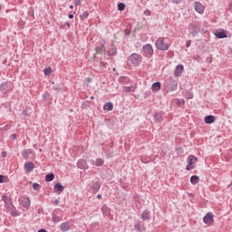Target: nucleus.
<instances>
[{"label": "nucleus", "mask_w": 232, "mask_h": 232, "mask_svg": "<svg viewBox=\"0 0 232 232\" xmlns=\"http://www.w3.org/2000/svg\"><path fill=\"white\" fill-rule=\"evenodd\" d=\"M155 47L160 52H168L169 50V44L166 43L165 37H160L155 42Z\"/></svg>", "instance_id": "7ed1b4c3"}, {"label": "nucleus", "mask_w": 232, "mask_h": 232, "mask_svg": "<svg viewBox=\"0 0 232 232\" xmlns=\"http://www.w3.org/2000/svg\"><path fill=\"white\" fill-rule=\"evenodd\" d=\"M104 46H106V40H101L99 43H97L95 47L96 53H102V52H106Z\"/></svg>", "instance_id": "1a4fd4ad"}, {"label": "nucleus", "mask_w": 232, "mask_h": 232, "mask_svg": "<svg viewBox=\"0 0 232 232\" xmlns=\"http://www.w3.org/2000/svg\"><path fill=\"white\" fill-rule=\"evenodd\" d=\"M228 8H229L230 12H232V2L229 3Z\"/></svg>", "instance_id": "864d4df0"}, {"label": "nucleus", "mask_w": 232, "mask_h": 232, "mask_svg": "<svg viewBox=\"0 0 232 232\" xmlns=\"http://www.w3.org/2000/svg\"><path fill=\"white\" fill-rule=\"evenodd\" d=\"M161 84L160 82H155L151 85L152 92H160Z\"/></svg>", "instance_id": "5701e85b"}, {"label": "nucleus", "mask_w": 232, "mask_h": 232, "mask_svg": "<svg viewBox=\"0 0 232 232\" xmlns=\"http://www.w3.org/2000/svg\"><path fill=\"white\" fill-rule=\"evenodd\" d=\"M89 15H90V13L88 11H84L82 14L81 17H82V19H88Z\"/></svg>", "instance_id": "ea45409f"}, {"label": "nucleus", "mask_w": 232, "mask_h": 232, "mask_svg": "<svg viewBox=\"0 0 232 232\" xmlns=\"http://www.w3.org/2000/svg\"><path fill=\"white\" fill-rule=\"evenodd\" d=\"M53 179H55V175H46L45 176L46 182H52V180H53Z\"/></svg>", "instance_id": "e433bc0d"}, {"label": "nucleus", "mask_w": 232, "mask_h": 232, "mask_svg": "<svg viewBox=\"0 0 232 232\" xmlns=\"http://www.w3.org/2000/svg\"><path fill=\"white\" fill-rule=\"evenodd\" d=\"M54 193H63L64 191V187L61 183H56L53 188Z\"/></svg>", "instance_id": "412c9836"}, {"label": "nucleus", "mask_w": 232, "mask_h": 232, "mask_svg": "<svg viewBox=\"0 0 232 232\" xmlns=\"http://www.w3.org/2000/svg\"><path fill=\"white\" fill-rule=\"evenodd\" d=\"M34 148L36 149V148H37V144H34Z\"/></svg>", "instance_id": "69168bd1"}, {"label": "nucleus", "mask_w": 232, "mask_h": 232, "mask_svg": "<svg viewBox=\"0 0 232 232\" xmlns=\"http://www.w3.org/2000/svg\"><path fill=\"white\" fill-rule=\"evenodd\" d=\"M32 153H34V150H32V149L24 150L22 151V157H23L24 159H28V157H29L30 155H32Z\"/></svg>", "instance_id": "b1692460"}, {"label": "nucleus", "mask_w": 232, "mask_h": 232, "mask_svg": "<svg viewBox=\"0 0 232 232\" xmlns=\"http://www.w3.org/2000/svg\"><path fill=\"white\" fill-rule=\"evenodd\" d=\"M151 160H153V157H149V158H141V162H143V164H148L149 162H151Z\"/></svg>", "instance_id": "f704fd0d"}, {"label": "nucleus", "mask_w": 232, "mask_h": 232, "mask_svg": "<svg viewBox=\"0 0 232 232\" xmlns=\"http://www.w3.org/2000/svg\"><path fill=\"white\" fill-rule=\"evenodd\" d=\"M182 72H184V65L182 64L177 65L174 70V76L180 77L182 75Z\"/></svg>", "instance_id": "2eb2a0df"}, {"label": "nucleus", "mask_w": 232, "mask_h": 232, "mask_svg": "<svg viewBox=\"0 0 232 232\" xmlns=\"http://www.w3.org/2000/svg\"><path fill=\"white\" fill-rule=\"evenodd\" d=\"M215 121H216V118L213 115H208L204 119V122L206 124H213V122H215Z\"/></svg>", "instance_id": "aec40b11"}, {"label": "nucleus", "mask_w": 232, "mask_h": 232, "mask_svg": "<svg viewBox=\"0 0 232 232\" xmlns=\"http://www.w3.org/2000/svg\"><path fill=\"white\" fill-rule=\"evenodd\" d=\"M118 81L121 84H130V78L127 76H121Z\"/></svg>", "instance_id": "bb28decb"}, {"label": "nucleus", "mask_w": 232, "mask_h": 232, "mask_svg": "<svg viewBox=\"0 0 232 232\" xmlns=\"http://www.w3.org/2000/svg\"><path fill=\"white\" fill-rule=\"evenodd\" d=\"M43 98L44 99V101H46V95H43Z\"/></svg>", "instance_id": "e2e57ef3"}, {"label": "nucleus", "mask_w": 232, "mask_h": 232, "mask_svg": "<svg viewBox=\"0 0 232 232\" xmlns=\"http://www.w3.org/2000/svg\"><path fill=\"white\" fill-rule=\"evenodd\" d=\"M66 26H68V28H70V22H65V24H64Z\"/></svg>", "instance_id": "bf43d9fd"}, {"label": "nucleus", "mask_w": 232, "mask_h": 232, "mask_svg": "<svg viewBox=\"0 0 232 232\" xmlns=\"http://www.w3.org/2000/svg\"><path fill=\"white\" fill-rule=\"evenodd\" d=\"M2 200L5 202V208H8V207L12 206V204H14V203H12V197H10L6 194H4L2 196Z\"/></svg>", "instance_id": "dca6fc26"}, {"label": "nucleus", "mask_w": 232, "mask_h": 232, "mask_svg": "<svg viewBox=\"0 0 232 232\" xmlns=\"http://www.w3.org/2000/svg\"><path fill=\"white\" fill-rule=\"evenodd\" d=\"M189 46H191V40H188V41H187V43H186V47H187V48H189Z\"/></svg>", "instance_id": "49530a36"}, {"label": "nucleus", "mask_w": 232, "mask_h": 232, "mask_svg": "<svg viewBox=\"0 0 232 232\" xmlns=\"http://www.w3.org/2000/svg\"><path fill=\"white\" fill-rule=\"evenodd\" d=\"M47 175H53V173L50 172V173H48Z\"/></svg>", "instance_id": "338daca9"}, {"label": "nucleus", "mask_w": 232, "mask_h": 232, "mask_svg": "<svg viewBox=\"0 0 232 232\" xmlns=\"http://www.w3.org/2000/svg\"><path fill=\"white\" fill-rule=\"evenodd\" d=\"M60 230L63 232L70 231V222L66 221L60 225Z\"/></svg>", "instance_id": "6ab92c4d"}, {"label": "nucleus", "mask_w": 232, "mask_h": 232, "mask_svg": "<svg viewBox=\"0 0 232 232\" xmlns=\"http://www.w3.org/2000/svg\"><path fill=\"white\" fill-rule=\"evenodd\" d=\"M77 166L80 169H88V162L86 160H79L77 162Z\"/></svg>", "instance_id": "f3484780"}, {"label": "nucleus", "mask_w": 232, "mask_h": 232, "mask_svg": "<svg viewBox=\"0 0 232 232\" xmlns=\"http://www.w3.org/2000/svg\"><path fill=\"white\" fill-rule=\"evenodd\" d=\"M164 86L169 92H176V90L179 88V81L173 77H170L165 81Z\"/></svg>", "instance_id": "f03ea898"}, {"label": "nucleus", "mask_w": 232, "mask_h": 232, "mask_svg": "<svg viewBox=\"0 0 232 232\" xmlns=\"http://www.w3.org/2000/svg\"><path fill=\"white\" fill-rule=\"evenodd\" d=\"M94 166H97L98 168H101V166H104V160L97 159L95 160Z\"/></svg>", "instance_id": "473e14b6"}, {"label": "nucleus", "mask_w": 232, "mask_h": 232, "mask_svg": "<svg viewBox=\"0 0 232 232\" xmlns=\"http://www.w3.org/2000/svg\"><path fill=\"white\" fill-rule=\"evenodd\" d=\"M177 104L178 106H184L186 104V101H184V99H178Z\"/></svg>", "instance_id": "a19ab883"}, {"label": "nucleus", "mask_w": 232, "mask_h": 232, "mask_svg": "<svg viewBox=\"0 0 232 232\" xmlns=\"http://www.w3.org/2000/svg\"><path fill=\"white\" fill-rule=\"evenodd\" d=\"M54 204H55V206H58V204H59V199H55V200H54Z\"/></svg>", "instance_id": "13d9d810"}, {"label": "nucleus", "mask_w": 232, "mask_h": 232, "mask_svg": "<svg viewBox=\"0 0 232 232\" xmlns=\"http://www.w3.org/2000/svg\"><path fill=\"white\" fill-rule=\"evenodd\" d=\"M125 9H126V5L124 3L118 4V10L120 12H124Z\"/></svg>", "instance_id": "c9c22d12"}, {"label": "nucleus", "mask_w": 232, "mask_h": 232, "mask_svg": "<svg viewBox=\"0 0 232 232\" xmlns=\"http://www.w3.org/2000/svg\"><path fill=\"white\" fill-rule=\"evenodd\" d=\"M30 198H24L20 199V206L23 208L24 211H28L30 209Z\"/></svg>", "instance_id": "9d476101"}, {"label": "nucleus", "mask_w": 232, "mask_h": 232, "mask_svg": "<svg viewBox=\"0 0 232 232\" xmlns=\"http://www.w3.org/2000/svg\"><path fill=\"white\" fill-rule=\"evenodd\" d=\"M174 5H180L182 3V0H171Z\"/></svg>", "instance_id": "a18cd8bd"}, {"label": "nucleus", "mask_w": 232, "mask_h": 232, "mask_svg": "<svg viewBox=\"0 0 232 232\" xmlns=\"http://www.w3.org/2000/svg\"><path fill=\"white\" fill-rule=\"evenodd\" d=\"M6 180H8V177H6L5 175H0V184L6 182Z\"/></svg>", "instance_id": "4c0bfd02"}, {"label": "nucleus", "mask_w": 232, "mask_h": 232, "mask_svg": "<svg viewBox=\"0 0 232 232\" xmlns=\"http://www.w3.org/2000/svg\"><path fill=\"white\" fill-rule=\"evenodd\" d=\"M1 10H3V5H1V4H0V12H1Z\"/></svg>", "instance_id": "0e129e2a"}, {"label": "nucleus", "mask_w": 232, "mask_h": 232, "mask_svg": "<svg viewBox=\"0 0 232 232\" xmlns=\"http://www.w3.org/2000/svg\"><path fill=\"white\" fill-rule=\"evenodd\" d=\"M188 160V165H187V171H191V169H195V163L198 161V158L189 155L187 159Z\"/></svg>", "instance_id": "0eeeda50"}, {"label": "nucleus", "mask_w": 232, "mask_h": 232, "mask_svg": "<svg viewBox=\"0 0 232 232\" xmlns=\"http://www.w3.org/2000/svg\"><path fill=\"white\" fill-rule=\"evenodd\" d=\"M199 180H200V178H198V176H197V175H193V176H191V178H190V182H191V184H193V185L198 184Z\"/></svg>", "instance_id": "c756f323"}, {"label": "nucleus", "mask_w": 232, "mask_h": 232, "mask_svg": "<svg viewBox=\"0 0 232 232\" xmlns=\"http://www.w3.org/2000/svg\"><path fill=\"white\" fill-rule=\"evenodd\" d=\"M44 75H50L52 73V67H47L44 70Z\"/></svg>", "instance_id": "58836bf2"}, {"label": "nucleus", "mask_w": 232, "mask_h": 232, "mask_svg": "<svg viewBox=\"0 0 232 232\" xmlns=\"http://www.w3.org/2000/svg\"><path fill=\"white\" fill-rule=\"evenodd\" d=\"M145 15H150V10L144 12Z\"/></svg>", "instance_id": "4d7b16f0"}, {"label": "nucleus", "mask_w": 232, "mask_h": 232, "mask_svg": "<svg viewBox=\"0 0 232 232\" xmlns=\"http://www.w3.org/2000/svg\"><path fill=\"white\" fill-rule=\"evenodd\" d=\"M53 90L57 92H61V85L60 84H57L53 87Z\"/></svg>", "instance_id": "37998d69"}, {"label": "nucleus", "mask_w": 232, "mask_h": 232, "mask_svg": "<svg viewBox=\"0 0 232 232\" xmlns=\"http://www.w3.org/2000/svg\"><path fill=\"white\" fill-rule=\"evenodd\" d=\"M69 8H71V10H73V5H70Z\"/></svg>", "instance_id": "680f3d73"}, {"label": "nucleus", "mask_w": 232, "mask_h": 232, "mask_svg": "<svg viewBox=\"0 0 232 232\" xmlns=\"http://www.w3.org/2000/svg\"><path fill=\"white\" fill-rule=\"evenodd\" d=\"M126 34H130V33H128V32H127Z\"/></svg>", "instance_id": "774afa93"}, {"label": "nucleus", "mask_w": 232, "mask_h": 232, "mask_svg": "<svg viewBox=\"0 0 232 232\" xmlns=\"http://www.w3.org/2000/svg\"><path fill=\"white\" fill-rule=\"evenodd\" d=\"M100 189H101V182H99V181H92L90 184L89 191L91 193H98Z\"/></svg>", "instance_id": "6e6552de"}, {"label": "nucleus", "mask_w": 232, "mask_h": 232, "mask_svg": "<svg viewBox=\"0 0 232 232\" xmlns=\"http://www.w3.org/2000/svg\"><path fill=\"white\" fill-rule=\"evenodd\" d=\"M194 9L198 12V14H204L205 10H206V6H204L202 5V3L200 2H195L194 3Z\"/></svg>", "instance_id": "f8f14e48"}, {"label": "nucleus", "mask_w": 232, "mask_h": 232, "mask_svg": "<svg viewBox=\"0 0 232 232\" xmlns=\"http://www.w3.org/2000/svg\"><path fill=\"white\" fill-rule=\"evenodd\" d=\"M14 90V83L12 82H4L0 84V92L2 95H6L8 92Z\"/></svg>", "instance_id": "39448f33"}, {"label": "nucleus", "mask_w": 232, "mask_h": 232, "mask_svg": "<svg viewBox=\"0 0 232 232\" xmlns=\"http://www.w3.org/2000/svg\"><path fill=\"white\" fill-rule=\"evenodd\" d=\"M81 4H82L81 0H74L75 6H81Z\"/></svg>", "instance_id": "c03bdc74"}, {"label": "nucleus", "mask_w": 232, "mask_h": 232, "mask_svg": "<svg viewBox=\"0 0 232 232\" xmlns=\"http://www.w3.org/2000/svg\"><path fill=\"white\" fill-rule=\"evenodd\" d=\"M142 53L144 57H147L148 59L153 57V46L151 44H147L142 46Z\"/></svg>", "instance_id": "423d86ee"}, {"label": "nucleus", "mask_w": 232, "mask_h": 232, "mask_svg": "<svg viewBox=\"0 0 232 232\" xmlns=\"http://www.w3.org/2000/svg\"><path fill=\"white\" fill-rule=\"evenodd\" d=\"M214 217L215 215L213 213L208 212L203 218L204 224H213L215 222Z\"/></svg>", "instance_id": "9b49d317"}, {"label": "nucleus", "mask_w": 232, "mask_h": 232, "mask_svg": "<svg viewBox=\"0 0 232 232\" xmlns=\"http://www.w3.org/2000/svg\"><path fill=\"white\" fill-rule=\"evenodd\" d=\"M33 189H34V191H37V189H41V185H39L38 183H34Z\"/></svg>", "instance_id": "79ce46f5"}, {"label": "nucleus", "mask_w": 232, "mask_h": 232, "mask_svg": "<svg viewBox=\"0 0 232 232\" xmlns=\"http://www.w3.org/2000/svg\"><path fill=\"white\" fill-rule=\"evenodd\" d=\"M135 90H137V87H135L134 85L123 87V92L125 93H131V92H135Z\"/></svg>", "instance_id": "4be33fe9"}, {"label": "nucleus", "mask_w": 232, "mask_h": 232, "mask_svg": "<svg viewBox=\"0 0 232 232\" xmlns=\"http://www.w3.org/2000/svg\"><path fill=\"white\" fill-rule=\"evenodd\" d=\"M24 168H25L27 173H30V171H34V169L35 168V165L32 161H27L24 164Z\"/></svg>", "instance_id": "a211bd4d"}, {"label": "nucleus", "mask_w": 232, "mask_h": 232, "mask_svg": "<svg viewBox=\"0 0 232 232\" xmlns=\"http://www.w3.org/2000/svg\"><path fill=\"white\" fill-rule=\"evenodd\" d=\"M68 17H69V19H73V14H70L68 15Z\"/></svg>", "instance_id": "052dcab7"}, {"label": "nucleus", "mask_w": 232, "mask_h": 232, "mask_svg": "<svg viewBox=\"0 0 232 232\" xmlns=\"http://www.w3.org/2000/svg\"><path fill=\"white\" fill-rule=\"evenodd\" d=\"M154 119H155L156 122H162V121H164V118H162V114H160L159 112H155Z\"/></svg>", "instance_id": "c85d7f7f"}, {"label": "nucleus", "mask_w": 232, "mask_h": 232, "mask_svg": "<svg viewBox=\"0 0 232 232\" xmlns=\"http://www.w3.org/2000/svg\"><path fill=\"white\" fill-rule=\"evenodd\" d=\"M134 229L137 232H142L144 231V227H142V225H140V223H137L134 225Z\"/></svg>", "instance_id": "2f4dec72"}, {"label": "nucleus", "mask_w": 232, "mask_h": 232, "mask_svg": "<svg viewBox=\"0 0 232 232\" xmlns=\"http://www.w3.org/2000/svg\"><path fill=\"white\" fill-rule=\"evenodd\" d=\"M7 209L10 210V215H12V217H19V215H21L14 204L9 205Z\"/></svg>", "instance_id": "4468645a"}, {"label": "nucleus", "mask_w": 232, "mask_h": 232, "mask_svg": "<svg viewBox=\"0 0 232 232\" xmlns=\"http://www.w3.org/2000/svg\"><path fill=\"white\" fill-rule=\"evenodd\" d=\"M97 198H98L99 200H101V198H102V195L98 194V195H97Z\"/></svg>", "instance_id": "5fc2aeb1"}, {"label": "nucleus", "mask_w": 232, "mask_h": 232, "mask_svg": "<svg viewBox=\"0 0 232 232\" xmlns=\"http://www.w3.org/2000/svg\"><path fill=\"white\" fill-rule=\"evenodd\" d=\"M10 139H12V140H15V139H17V135L12 134Z\"/></svg>", "instance_id": "603ef678"}, {"label": "nucleus", "mask_w": 232, "mask_h": 232, "mask_svg": "<svg viewBox=\"0 0 232 232\" xmlns=\"http://www.w3.org/2000/svg\"><path fill=\"white\" fill-rule=\"evenodd\" d=\"M194 60L198 61V63H200V56L199 55L194 56Z\"/></svg>", "instance_id": "09e8293b"}, {"label": "nucleus", "mask_w": 232, "mask_h": 232, "mask_svg": "<svg viewBox=\"0 0 232 232\" xmlns=\"http://www.w3.org/2000/svg\"><path fill=\"white\" fill-rule=\"evenodd\" d=\"M142 220H150L151 218V215L150 213V210H145L141 214Z\"/></svg>", "instance_id": "a878e982"}, {"label": "nucleus", "mask_w": 232, "mask_h": 232, "mask_svg": "<svg viewBox=\"0 0 232 232\" xmlns=\"http://www.w3.org/2000/svg\"><path fill=\"white\" fill-rule=\"evenodd\" d=\"M202 32V24L200 22H193L188 24V34L191 37H197Z\"/></svg>", "instance_id": "f257e3e1"}, {"label": "nucleus", "mask_w": 232, "mask_h": 232, "mask_svg": "<svg viewBox=\"0 0 232 232\" xmlns=\"http://www.w3.org/2000/svg\"><path fill=\"white\" fill-rule=\"evenodd\" d=\"M109 57L115 55L117 53V48L112 47L111 50L107 51Z\"/></svg>", "instance_id": "72a5a7b5"}, {"label": "nucleus", "mask_w": 232, "mask_h": 232, "mask_svg": "<svg viewBox=\"0 0 232 232\" xmlns=\"http://www.w3.org/2000/svg\"><path fill=\"white\" fill-rule=\"evenodd\" d=\"M7 155H8V152L3 151V152H2V159L6 158Z\"/></svg>", "instance_id": "8fccbe9b"}, {"label": "nucleus", "mask_w": 232, "mask_h": 232, "mask_svg": "<svg viewBox=\"0 0 232 232\" xmlns=\"http://www.w3.org/2000/svg\"><path fill=\"white\" fill-rule=\"evenodd\" d=\"M38 232H48V231H46V229L44 228H42V229H39Z\"/></svg>", "instance_id": "6e6d98bb"}, {"label": "nucleus", "mask_w": 232, "mask_h": 232, "mask_svg": "<svg viewBox=\"0 0 232 232\" xmlns=\"http://www.w3.org/2000/svg\"><path fill=\"white\" fill-rule=\"evenodd\" d=\"M61 220H63V218L59 217V216H56L55 214H53L52 215V221L54 223V224H57L59 222H61Z\"/></svg>", "instance_id": "7c9ffc66"}, {"label": "nucleus", "mask_w": 232, "mask_h": 232, "mask_svg": "<svg viewBox=\"0 0 232 232\" xmlns=\"http://www.w3.org/2000/svg\"><path fill=\"white\" fill-rule=\"evenodd\" d=\"M193 97H195L193 92H188V99H193Z\"/></svg>", "instance_id": "de8ad7c7"}, {"label": "nucleus", "mask_w": 232, "mask_h": 232, "mask_svg": "<svg viewBox=\"0 0 232 232\" xmlns=\"http://www.w3.org/2000/svg\"><path fill=\"white\" fill-rule=\"evenodd\" d=\"M22 115H24V117H26L28 115V111L26 110H24L22 111Z\"/></svg>", "instance_id": "3c124183"}, {"label": "nucleus", "mask_w": 232, "mask_h": 232, "mask_svg": "<svg viewBox=\"0 0 232 232\" xmlns=\"http://www.w3.org/2000/svg\"><path fill=\"white\" fill-rule=\"evenodd\" d=\"M214 35L217 37V39L227 38V34L226 33V30H224V29H221L220 31H216L214 33Z\"/></svg>", "instance_id": "ddd939ff"}, {"label": "nucleus", "mask_w": 232, "mask_h": 232, "mask_svg": "<svg viewBox=\"0 0 232 232\" xmlns=\"http://www.w3.org/2000/svg\"><path fill=\"white\" fill-rule=\"evenodd\" d=\"M102 212L103 213L104 217H108L111 213V210L106 205H103L102 207Z\"/></svg>", "instance_id": "393cba45"}, {"label": "nucleus", "mask_w": 232, "mask_h": 232, "mask_svg": "<svg viewBox=\"0 0 232 232\" xmlns=\"http://www.w3.org/2000/svg\"><path fill=\"white\" fill-rule=\"evenodd\" d=\"M103 110H106L107 111H111L113 110V103L111 102H109L104 104Z\"/></svg>", "instance_id": "cd10ccee"}, {"label": "nucleus", "mask_w": 232, "mask_h": 232, "mask_svg": "<svg viewBox=\"0 0 232 232\" xmlns=\"http://www.w3.org/2000/svg\"><path fill=\"white\" fill-rule=\"evenodd\" d=\"M128 61H130L132 66H140V63H142V55L133 53L129 56Z\"/></svg>", "instance_id": "20e7f679"}]
</instances>
